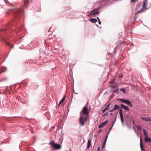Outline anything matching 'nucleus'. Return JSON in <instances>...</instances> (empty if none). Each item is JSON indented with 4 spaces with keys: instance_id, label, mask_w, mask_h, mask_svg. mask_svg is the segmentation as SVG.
<instances>
[{
    "instance_id": "obj_1",
    "label": "nucleus",
    "mask_w": 151,
    "mask_h": 151,
    "mask_svg": "<svg viewBox=\"0 0 151 151\" xmlns=\"http://www.w3.org/2000/svg\"><path fill=\"white\" fill-rule=\"evenodd\" d=\"M88 108L87 106H85L82 110L80 114V117L79 118V123L82 126L85 125V122L87 120L88 115Z\"/></svg>"
},
{
    "instance_id": "obj_2",
    "label": "nucleus",
    "mask_w": 151,
    "mask_h": 151,
    "mask_svg": "<svg viewBox=\"0 0 151 151\" xmlns=\"http://www.w3.org/2000/svg\"><path fill=\"white\" fill-rule=\"evenodd\" d=\"M148 3V2L147 0H144L142 7L141 9L140 10L136 13V14H137L139 13L144 12L145 10L148 9L149 8H147L146 7Z\"/></svg>"
},
{
    "instance_id": "obj_3",
    "label": "nucleus",
    "mask_w": 151,
    "mask_h": 151,
    "mask_svg": "<svg viewBox=\"0 0 151 151\" xmlns=\"http://www.w3.org/2000/svg\"><path fill=\"white\" fill-rule=\"evenodd\" d=\"M15 13V18H17L18 17L24 14V11L23 9H15L14 12Z\"/></svg>"
},
{
    "instance_id": "obj_4",
    "label": "nucleus",
    "mask_w": 151,
    "mask_h": 151,
    "mask_svg": "<svg viewBox=\"0 0 151 151\" xmlns=\"http://www.w3.org/2000/svg\"><path fill=\"white\" fill-rule=\"evenodd\" d=\"M49 144L57 150H58L61 147V146L60 144L55 143L53 141H50Z\"/></svg>"
},
{
    "instance_id": "obj_5",
    "label": "nucleus",
    "mask_w": 151,
    "mask_h": 151,
    "mask_svg": "<svg viewBox=\"0 0 151 151\" xmlns=\"http://www.w3.org/2000/svg\"><path fill=\"white\" fill-rule=\"evenodd\" d=\"M100 7L96 8L92 11H91L89 15H96L99 13Z\"/></svg>"
},
{
    "instance_id": "obj_6",
    "label": "nucleus",
    "mask_w": 151,
    "mask_h": 151,
    "mask_svg": "<svg viewBox=\"0 0 151 151\" xmlns=\"http://www.w3.org/2000/svg\"><path fill=\"white\" fill-rule=\"evenodd\" d=\"M116 109H118L119 113V111H120V109H121L122 110V109H121L120 108V107L117 104H115L114 105V108L112 109L111 110L109 111V112H111L114 111Z\"/></svg>"
},
{
    "instance_id": "obj_7",
    "label": "nucleus",
    "mask_w": 151,
    "mask_h": 151,
    "mask_svg": "<svg viewBox=\"0 0 151 151\" xmlns=\"http://www.w3.org/2000/svg\"><path fill=\"white\" fill-rule=\"evenodd\" d=\"M139 118L140 119L146 122H151V118L150 117H146L141 116L139 117Z\"/></svg>"
},
{
    "instance_id": "obj_8",
    "label": "nucleus",
    "mask_w": 151,
    "mask_h": 151,
    "mask_svg": "<svg viewBox=\"0 0 151 151\" xmlns=\"http://www.w3.org/2000/svg\"><path fill=\"white\" fill-rule=\"evenodd\" d=\"M123 103H125L131 107H132L133 106L131 102L128 100L123 99Z\"/></svg>"
},
{
    "instance_id": "obj_9",
    "label": "nucleus",
    "mask_w": 151,
    "mask_h": 151,
    "mask_svg": "<svg viewBox=\"0 0 151 151\" xmlns=\"http://www.w3.org/2000/svg\"><path fill=\"white\" fill-rule=\"evenodd\" d=\"M111 85L110 86V87H111V88H114L117 87L116 83L114 81V80H113L112 81H111Z\"/></svg>"
},
{
    "instance_id": "obj_10",
    "label": "nucleus",
    "mask_w": 151,
    "mask_h": 151,
    "mask_svg": "<svg viewBox=\"0 0 151 151\" xmlns=\"http://www.w3.org/2000/svg\"><path fill=\"white\" fill-rule=\"evenodd\" d=\"M108 122V120H106L105 122L101 124L99 126V128H102L104 126L106 125Z\"/></svg>"
},
{
    "instance_id": "obj_11",
    "label": "nucleus",
    "mask_w": 151,
    "mask_h": 151,
    "mask_svg": "<svg viewBox=\"0 0 151 151\" xmlns=\"http://www.w3.org/2000/svg\"><path fill=\"white\" fill-rule=\"evenodd\" d=\"M0 40H2L4 42L6 43V45H7L8 46L11 47V45L10 44L6 41L5 40L4 38H2V37H0Z\"/></svg>"
},
{
    "instance_id": "obj_12",
    "label": "nucleus",
    "mask_w": 151,
    "mask_h": 151,
    "mask_svg": "<svg viewBox=\"0 0 151 151\" xmlns=\"http://www.w3.org/2000/svg\"><path fill=\"white\" fill-rule=\"evenodd\" d=\"M110 105V103L108 104L107 106L103 109L102 111V113L108 110L109 109V106Z\"/></svg>"
},
{
    "instance_id": "obj_13",
    "label": "nucleus",
    "mask_w": 151,
    "mask_h": 151,
    "mask_svg": "<svg viewBox=\"0 0 151 151\" xmlns=\"http://www.w3.org/2000/svg\"><path fill=\"white\" fill-rule=\"evenodd\" d=\"M140 146L141 151H143L144 148L143 146L142 140L141 138L140 139Z\"/></svg>"
},
{
    "instance_id": "obj_14",
    "label": "nucleus",
    "mask_w": 151,
    "mask_h": 151,
    "mask_svg": "<svg viewBox=\"0 0 151 151\" xmlns=\"http://www.w3.org/2000/svg\"><path fill=\"white\" fill-rule=\"evenodd\" d=\"M119 114H120L121 122L123 124V113L122 112V110L121 109L119 111Z\"/></svg>"
},
{
    "instance_id": "obj_15",
    "label": "nucleus",
    "mask_w": 151,
    "mask_h": 151,
    "mask_svg": "<svg viewBox=\"0 0 151 151\" xmlns=\"http://www.w3.org/2000/svg\"><path fill=\"white\" fill-rule=\"evenodd\" d=\"M89 20L92 23H94L97 22V19L94 18H91L89 19Z\"/></svg>"
},
{
    "instance_id": "obj_16",
    "label": "nucleus",
    "mask_w": 151,
    "mask_h": 151,
    "mask_svg": "<svg viewBox=\"0 0 151 151\" xmlns=\"http://www.w3.org/2000/svg\"><path fill=\"white\" fill-rule=\"evenodd\" d=\"M115 123V122L113 123L112 126H111V128L110 129V130L108 134L106 136V138H105V139L104 140V141H106H106H107V139L108 138V135L109 134V133H110V131H111V129H112V127L114 125V124Z\"/></svg>"
},
{
    "instance_id": "obj_17",
    "label": "nucleus",
    "mask_w": 151,
    "mask_h": 151,
    "mask_svg": "<svg viewBox=\"0 0 151 151\" xmlns=\"http://www.w3.org/2000/svg\"><path fill=\"white\" fill-rule=\"evenodd\" d=\"M115 123V122L113 123L112 126H111V128L110 129V130L108 134L106 136V138H105V139L104 140V141H106H106H107V139L108 138V135L109 134V133H110V131H111V129H112V127L114 125V124Z\"/></svg>"
},
{
    "instance_id": "obj_18",
    "label": "nucleus",
    "mask_w": 151,
    "mask_h": 151,
    "mask_svg": "<svg viewBox=\"0 0 151 151\" xmlns=\"http://www.w3.org/2000/svg\"><path fill=\"white\" fill-rule=\"evenodd\" d=\"M145 140L146 142H151V139L149 137H147L145 138Z\"/></svg>"
},
{
    "instance_id": "obj_19",
    "label": "nucleus",
    "mask_w": 151,
    "mask_h": 151,
    "mask_svg": "<svg viewBox=\"0 0 151 151\" xmlns=\"http://www.w3.org/2000/svg\"><path fill=\"white\" fill-rule=\"evenodd\" d=\"M66 98V97L65 96H64L63 98L60 101L58 105V106H59L60 105V104L62 103L64 101V100Z\"/></svg>"
},
{
    "instance_id": "obj_20",
    "label": "nucleus",
    "mask_w": 151,
    "mask_h": 151,
    "mask_svg": "<svg viewBox=\"0 0 151 151\" xmlns=\"http://www.w3.org/2000/svg\"><path fill=\"white\" fill-rule=\"evenodd\" d=\"M143 130L145 138L148 137V134L146 130L144 129H143Z\"/></svg>"
},
{
    "instance_id": "obj_21",
    "label": "nucleus",
    "mask_w": 151,
    "mask_h": 151,
    "mask_svg": "<svg viewBox=\"0 0 151 151\" xmlns=\"http://www.w3.org/2000/svg\"><path fill=\"white\" fill-rule=\"evenodd\" d=\"M91 145V141L89 139L88 142V145L87 146V149H88L90 147Z\"/></svg>"
},
{
    "instance_id": "obj_22",
    "label": "nucleus",
    "mask_w": 151,
    "mask_h": 151,
    "mask_svg": "<svg viewBox=\"0 0 151 151\" xmlns=\"http://www.w3.org/2000/svg\"><path fill=\"white\" fill-rule=\"evenodd\" d=\"M123 109L126 110H129V107L126 105H123Z\"/></svg>"
},
{
    "instance_id": "obj_23",
    "label": "nucleus",
    "mask_w": 151,
    "mask_h": 151,
    "mask_svg": "<svg viewBox=\"0 0 151 151\" xmlns=\"http://www.w3.org/2000/svg\"><path fill=\"white\" fill-rule=\"evenodd\" d=\"M100 2H101V1H100ZM101 2H102V4H104V2H106V4L105 5H103V6H105L107 5L108 4L107 3L108 2V1H107V0H104V1H103Z\"/></svg>"
},
{
    "instance_id": "obj_24",
    "label": "nucleus",
    "mask_w": 151,
    "mask_h": 151,
    "mask_svg": "<svg viewBox=\"0 0 151 151\" xmlns=\"http://www.w3.org/2000/svg\"><path fill=\"white\" fill-rule=\"evenodd\" d=\"M1 69L2 70V72H4L6 70V68L5 67H2Z\"/></svg>"
},
{
    "instance_id": "obj_25",
    "label": "nucleus",
    "mask_w": 151,
    "mask_h": 151,
    "mask_svg": "<svg viewBox=\"0 0 151 151\" xmlns=\"http://www.w3.org/2000/svg\"><path fill=\"white\" fill-rule=\"evenodd\" d=\"M63 140V138H62V137L61 136L60 137V140H59V141L60 142L62 143Z\"/></svg>"
},
{
    "instance_id": "obj_26",
    "label": "nucleus",
    "mask_w": 151,
    "mask_h": 151,
    "mask_svg": "<svg viewBox=\"0 0 151 151\" xmlns=\"http://www.w3.org/2000/svg\"><path fill=\"white\" fill-rule=\"evenodd\" d=\"M3 3H4L3 2L1 1H0V6L1 7H2V6H3Z\"/></svg>"
},
{
    "instance_id": "obj_27",
    "label": "nucleus",
    "mask_w": 151,
    "mask_h": 151,
    "mask_svg": "<svg viewBox=\"0 0 151 151\" xmlns=\"http://www.w3.org/2000/svg\"><path fill=\"white\" fill-rule=\"evenodd\" d=\"M108 112H106V113H104L103 115V116H106L108 115Z\"/></svg>"
},
{
    "instance_id": "obj_28",
    "label": "nucleus",
    "mask_w": 151,
    "mask_h": 151,
    "mask_svg": "<svg viewBox=\"0 0 151 151\" xmlns=\"http://www.w3.org/2000/svg\"><path fill=\"white\" fill-rule=\"evenodd\" d=\"M118 89H116L115 90L113 91V92L114 93H117L118 92Z\"/></svg>"
},
{
    "instance_id": "obj_29",
    "label": "nucleus",
    "mask_w": 151,
    "mask_h": 151,
    "mask_svg": "<svg viewBox=\"0 0 151 151\" xmlns=\"http://www.w3.org/2000/svg\"><path fill=\"white\" fill-rule=\"evenodd\" d=\"M137 127V128L138 129H142V127L140 126H138Z\"/></svg>"
},
{
    "instance_id": "obj_30",
    "label": "nucleus",
    "mask_w": 151,
    "mask_h": 151,
    "mask_svg": "<svg viewBox=\"0 0 151 151\" xmlns=\"http://www.w3.org/2000/svg\"><path fill=\"white\" fill-rule=\"evenodd\" d=\"M137 0H131V2L134 3V2H136L137 1Z\"/></svg>"
},
{
    "instance_id": "obj_31",
    "label": "nucleus",
    "mask_w": 151,
    "mask_h": 151,
    "mask_svg": "<svg viewBox=\"0 0 151 151\" xmlns=\"http://www.w3.org/2000/svg\"><path fill=\"white\" fill-rule=\"evenodd\" d=\"M98 22H99V24H101V22L100 20H99L98 21Z\"/></svg>"
},
{
    "instance_id": "obj_32",
    "label": "nucleus",
    "mask_w": 151,
    "mask_h": 151,
    "mask_svg": "<svg viewBox=\"0 0 151 151\" xmlns=\"http://www.w3.org/2000/svg\"><path fill=\"white\" fill-rule=\"evenodd\" d=\"M100 148V147H98L97 148V151H99Z\"/></svg>"
},
{
    "instance_id": "obj_33",
    "label": "nucleus",
    "mask_w": 151,
    "mask_h": 151,
    "mask_svg": "<svg viewBox=\"0 0 151 151\" xmlns=\"http://www.w3.org/2000/svg\"><path fill=\"white\" fill-rule=\"evenodd\" d=\"M105 144H103V148H105Z\"/></svg>"
},
{
    "instance_id": "obj_34",
    "label": "nucleus",
    "mask_w": 151,
    "mask_h": 151,
    "mask_svg": "<svg viewBox=\"0 0 151 151\" xmlns=\"http://www.w3.org/2000/svg\"><path fill=\"white\" fill-rule=\"evenodd\" d=\"M125 93V90L124 89H123V93Z\"/></svg>"
},
{
    "instance_id": "obj_35",
    "label": "nucleus",
    "mask_w": 151,
    "mask_h": 151,
    "mask_svg": "<svg viewBox=\"0 0 151 151\" xmlns=\"http://www.w3.org/2000/svg\"><path fill=\"white\" fill-rule=\"evenodd\" d=\"M123 88H121L120 89V91H123Z\"/></svg>"
},
{
    "instance_id": "obj_36",
    "label": "nucleus",
    "mask_w": 151,
    "mask_h": 151,
    "mask_svg": "<svg viewBox=\"0 0 151 151\" xmlns=\"http://www.w3.org/2000/svg\"><path fill=\"white\" fill-rule=\"evenodd\" d=\"M120 101L122 102H123V99H121Z\"/></svg>"
},
{
    "instance_id": "obj_37",
    "label": "nucleus",
    "mask_w": 151,
    "mask_h": 151,
    "mask_svg": "<svg viewBox=\"0 0 151 151\" xmlns=\"http://www.w3.org/2000/svg\"><path fill=\"white\" fill-rule=\"evenodd\" d=\"M121 106L122 108H123V104H121Z\"/></svg>"
},
{
    "instance_id": "obj_38",
    "label": "nucleus",
    "mask_w": 151,
    "mask_h": 151,
    "mask_svg": "<svg viewBox=\"0 0 151 151\" xmlns=\"http://www.w3.org/2000/svg\"><path fill=\"white\" fill-rule=\"evenodd\" d=\"M106 141H104V142L103 144H106Z\"/></svg>"
},
{
    "instance_id": "obj_39",
    "label": "nucleus",
    "mask_w": 151,
    "mask_h": 151,
    "mask_svg": "<svg viewBox=\"0 0 151 151\" xmlns=\"http://www.w3.org/2000/svg\"><path fill=\"white\" fill-rule=\"evenodd\" d=\"M0 1H1L2 2H3L4 3V1L3 0H0Z\"/></svg>"
},
{
    "instance_id": "obj_40",
    "label": "nucleus",
    "mask_w": 151,
    "mask_h": 151,
    "mask_svg": "<svg viewBox=\"0 0 151 151\" xmlns=\"http://www.w3.org/2000/svg\"><path fill=\"white\" fill-rule=\"evenodd\" d=\"M109 115H112V113H110V114H109Z\"/></svg>"
},
{
    "instance_id": "obj_41",
    "label": "nucleus",
    "mask_w": 151,
    "mask_h": 151,
    "mask_svg": "<svg viewBox=\"0 0 151 151\" xmlns=\"http://www.w3.org/2000/svg\"><path fill=\"white\" fill-rule=\"evenodd\" d=\"M97 19H98V21L99 20H100L99 17H97Z\"/></svg>"
},
{
    "instance_id": "obj_42",
    "label": "nucleus",
    "mask_w": 151,
    "mask_h": 151,
    "mask_svg": "<svg viewBox=\"0 0 151 151\" xmlns=\"http://www.w3.org/2000/svg\"><path fill=\"white\" fill-rule=\"evenodd\" d=\"M51 27H50L49 29V32L50 31V30L51 29Z\"/></svg>"
},
{
    "instance_id": "obj_43",
    "label": "nucleus",
    "mask_w": 151,
    "mask_h": 151,
    "mask_svg": "<svg viewBox=\"0 0 151 151\" xmlns=\"http://www.w3.org/2000/svg\"><path fill=\"white\" fill-rule=\"evenodd\" d=\"M122 77H123V76L122 75H121V76H120V78Z\"/></svg>"
},
{
    "instance_id": "obj_44",
    "label": "nucleus",
    "mask_w": 151,
    "mask_h": 151,
    "mask_svg": "<svg viewBox=\"0 0 151 151\" xmlns=\"http://www.w3.org/2000/svg\"><path fill=\"white\" fill-rule=\"evenodd\" d=\"M13 45H12V46L11 47V48H12V47H13Z\"/></svg>"
},
{
    "instance_id": "obj_45",
    "label": "nucleus",
    "mask_w": 151,
    "mask_h": 151,
    "mask_svg": "<svg viewBox=\"0 0 151 151\" xmlns=\"http://www.w3.org/2000/svg\"><path fill=\"white\" fill-rule=\"evenodd\" d=\"M138 6H139V7H140V5H139Z\"/></svg>"
},
{
    "instance_id": "obj_46",
    "label": "nucleus",
    "mask_w": 151,
    "mask_h": 151,
    "mask_svg": "<svg viewBox=\"0 0 151 151\" xmlns=\"http://www.w3.org/2000/svg\"><path fill=\"white\" fill-rule=\"evenodd\" d=\"M123 43H124V41H123Z\"/></svg>"
},
{
    "instance_id": "obj_47",
    "label": "nucleus",
    "mask_w": 151,
    "mask_h": 151,
    "mask_svg": "<svg viewBox=\"0 0 151 151\" xmlns=\"http://www.w3.org/2000/svg\"><path fill=\"white\" fill-rule=\"evenodd\" d=\"M116 53V52H115V54Z\"/></svg>"
},
{
    "instance_id": "obj_48",
    "label": "nucleus",
    "mask_w": 151,
    "mask_h": 151,
    "mask_svg": "<svg viewBox=\"0 0 151 151\" xmlns=\"http://www.w3.org/2000/svg\"><path fill=\"white\" fill-rule=\"evenodd\" d=\"M68 151V150H67V151Z\"/></svg>"
},
{
    "instance_id": "obj_49",
    "label": "nucleus",
    "mask_w": 151,
    "mask_h": 151,
    "mask_svg": "<svg viewBox=\"0 0 151 151\" xmlns=\"http://www.w3.org/2000/svg\"><path fill=\"white\" fill-rule=\"evenodd\" d=\"M105 151H106L105 150Z\"/></svg>"
}]
</instances>
